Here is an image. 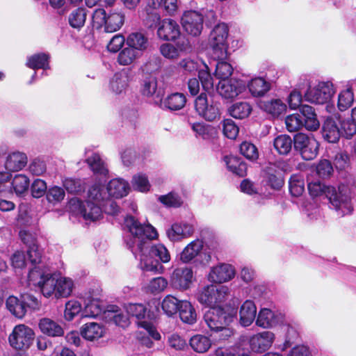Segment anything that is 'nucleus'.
Here are the masks:
<instances>
[{"label": "nucleus", "mask_w": 356, "mask_h": 356, "mask_svg": "<svg viewBox=\"0 0 356 356\" xmlns=\"http://www.w3.org/2000/svg\"><path fill=\"white\" fill-rule=\"evenodd\" d=\"M124 227L128 229L129 235L126 238V243L136 258L139 257L140 267L144 271L161 273L163 263L170 260V254L168 249L162 244L150 246L149 240L156 238L157 232L151 225H143L134 217L127 216L124 218Z\"/></svg>", "instance_id": "obj_1"}, {"label": "nucleus", "mask_w": 356, "mask_h": 356, "mask_svg": "<svg viewBox=\"0 0 356 356\" xmlns=\"http://www.w3.org/2000/svg\"><path fill=\"white\" fill-rule=\"evenodd\" d=\"M355 187V180L352 177L341 182L338 190L333 186H325L319 181L308 184L309 194L313 197L325 194L329 200L331 207L341 217L348 215L353 211L352 195Z\"/></svg>", "instance_id": "obj_2"}, {"label": "nucleus", "mask_w": 356, "mask_h": 356, "mask_svg": "<svg viewBox=\"0 0 356 356\" xmlns=\"http://www.w3.org/2000/svg\"><path fill=\"white\" fill-rule=\"evenodd\" d=\"M107 192L100 184L92 186L85 202L78 198H72L69 202L70 210L86 220L95 221L102 216V204L107 200Z\"/></svg>", "instance_id": "obj_3"}, {"label": "nucleus", "mask_w": 356, "mask_h": 356, "mask_svg": "<svg viewBox=\"0 0 356 356\" xmlns=\"http://www.w3.org/2000/svg\"><path fill=\"white\" fill-rule=\"evenodd\" d=\"M19 236L24 243L28 245L27 255L30 262L34 265L28 275V281L33 285L38 286L43 294V287L47 280L51 277L54 273L40 263L41 253L38 245L35 243L33 237L26 231L19 232Z\"/></svg>", "instance_id": "obj_4"}, {"label": "nucleus", "mask_w": 356, "mask_h": 356, "mask_svg": "<svg viewBox=\"0 0 356 356\" xmlns=\"http://www.w3.org/2000/svg\"><path fill=\"white\" fill-rule=\"evenodd\" d=\"M74 288V284L71 278L54 273L44 284L43 296L47 298L54 296L57 299L67 298L72 294Z\"/></svg>", "instance_id": "obj_5"}, {"label": "nucleus", "mask_w": 356, "mask_h": 356, "mask_svg": "<svg viewBox=\"0 0 356 356\" xmlns=\"http://www.w3.org/2000/svg\"><path fill=\"white\" fill-rule=\"evenodd\" d=\"M228 35L229 28L225 23L216 25L211 31L208 44L216 59L223 60L227 57Z\"/></svg>", "instance_id": "obj_6"}, {"label": "nucleus", "mask_w": 356, "mask_h": 356, "mask_svg": "<svg viewBox=\"0 0 356 356\" xmlns=\"http://www.w3.org/2000/svg\"><path fill=\"white\" fill-rule=\"evenodd\" d=\"M124 17L121 13L113 12L107 14L104 9H96L92 15V26L99 29L104 28L106 33L118 31L124 24Z\"/></svg>", "instance_id": "obj_7"}, {"label": "nucleus", "mask_w": 356, "mask_h": 356, "mask_svg": "<svg viewBox=\"0 0 356 356\" xmlns=\"http://www.w3.org/2000/svg\"><path fill=\"white\" fill-rule=\"evenodd\" d=\"M229 294V289L225 286L210 284L200 289L195 296L198 302L211 307H217L225 302Z\"/></svg>", "instance_id": "obj_8"}, {"label": "nucleus", "mask_w": 356, "mask_h": 356, "mask_svg": "<svg viewBox=\"0 0 356 356\" xmlns=\"http://www.w3.org/2000/svg\"><path fill=\"white\" fill-rule=\"evenodd\" d=\"M35 339V332L29 326L21 323L15 325L8 337V342L15 350L29 349Z\"/></svg>", "instance_id": "obj_9"}, {"label": "nucleus", "mask_w": 356, "mask_h": 356, "mask_svg": "<svg viewBox=\"0 0 356 356\" xmlns=\"http://www.w3.org/2000/svg\"><path fill=\"white\" fill-rule=\"evenodd\" d=\"M194 104L196 113L205 120L211 122L220 118V103L209 97L206 93H201L195 99Z\"/></svg>", "instance_id": "obj_10"}, {"label": "nucleus", "mask_w": 356, "mask_h": 356, "mask_svg": "<svg viewBox=\"0 0 356 356\" xmlns=\"http://www.w3.org/2000/svg\"><path fill=\"white\" fill-rule=\"evenodd\" d=\"M203 319L211 330L218 332L220 328L228 326L233 321L234 315L222 307H211L205 312Z\"/></svg>", "instance_id": "obj_11"}, {"label": "nucleus", "mask_w": 356, "mask_h": 356, "mask_svg": "<svg viewBox=\"0 0 356 356\" xmlns=\"http://www.w3.org/2000/svg\"><path fill=\"white\" fill-rule=\"evenodd\" d=\"M335 90L331 82H320L313 88H309L304 95L305 101L312 104H323L328 102Z\"/></svg>", "instance_id": "obj_12"}, {"label": "nucleus", "mask_w": 356, "mask_h": 356, "mask_svg": "<svg viewBox=\"0 0 356 356\" xmlns=\"http://www.w3.org/2000/svg\"><path fill=\"white\" fill-rule=\"evenodd\" d=\"M294 147L303 159L309 161L316 157L319 144L312 134L299 133L294 137Z\"/></svg>", "instance_id": "obj_13"}, {"label": "nucleus", "mask_w": 356, "mask_h": 356, "mask_svg": "<svg viewBox=\"0 0 356 356\" xmlns=\"http://www.w3.org/2000/svg\"><path fill=\"white\" fill-rule=\"evenodd\" d=\"M29 186V179L27 176L18 174L10 182V175L8 172H0V193L11 192L12 189L17 195L25 193Z\"/></svg>", "instance_id": "obj_14"}, {"label": "nucleus", "mask_w": 356, "mask_h": 356, "mask_svg": "<svg viewBox=\"0 0 356 356\" xmlns=\"http://www.w3.org/2000/svg\"><path fill=\"white\" fill-rule=\"evenodd\" d=\"M246 83L242 80L220 81L217 86L218 93L225 99H234L246 91Z\"/></svg>", "instance_id": "obj_15"}, {"label": "nucleus", "mask_w": 356, "mask_h": 356, "mask_svg": "<svg viewBox=\"0 0 356 356\" xmlns=\"http://www.w3.org/2000/svg\"><path fill=\"white\" fill-rule=\"evenodd\" d=\"M203 16L198 12L189 10L184 13L181 24L184 31L188 34L197 36L203 29Z\"/></svg>", "instance_id": "obj_16"}, {"label": "nucleus", "mask_w": 356, "mask_h": 356, "mask_svg": "<svg viewBox=\"0 0 356 356\" xmlns=\"http://www.w3.org/2000/svg\"><path fill=\"white\" fill-rule=\"evenodd\" d=\"M193 280V270L187 266L175 268L170 277V282L172 286L181 291L188 289Z\"/></svg>", "instance_id": "obj_17"}, {"label": "nucleus", "mask_w": 356, "mask_h": 356, "mask_svg": "<svg viewBox=\"0 0 356 356\" xmlns=\"http://www.w3.org/2000/svg\"><path fill=\"white\" fill-rule=\"evenodd\" d=\"M156 35L161 40L175 41L180 35L179 26L172 19H164L158 24Z\"/></svg>", "instance_id": "obj_18"}, {"label": "nucleus", "mask_w": 356, "mask_h": 356, "mask_svg": "<svg viewBox=\"0 0 356 356\" xmlns=\"http://www.w3.org/2000/svg\"><path fill=\"white\" fill-rule=\"evenodd\" d=\"M168 238L172 242H179L191 236L194 232L193 226L186 222L173 223L166 229Z\"/></svg>", "instance_id": "obj_19"}, {"label": "nucleus", "mask_w": 356, "mask_h": 356, "mask_svg": "<svg viewBox=\"0 0 356 356\" xmlns=\"http://www.w3.org/2000/svg\"><path fill=\"white\" fill-rule=\"evenodd\" d=\"M275 339L274 333L270 331L255 334L249 340L250 348L254 352H264L271 347Z\"/></svg>", "instance_id": "obj_20"}, {"label": "nucleus", "mask_w": 356, "mask_h": 356, "mask_svg": "<svg viewBox=\"0 0 356 356\" xmlns=\"http://www.w3.org/2000/svg\"><path fill=\"white\" fill-rule=\"evenodd\" d=\"M235 274V269L232 265L222 264L211 269L208 279L211 282L223 283L233 279Z\"/></svg>", "instance_id": "obj_21"}, {"label": "nucleus", "mask_w": 356, "mask_h": 356, "mask_svg": "<svg viewBox=\"0 0 356 356\" xmlns=\"http://www.w3.org/2000/svg\"><path fill=\"white\" fill-rule=\"evenodd\" d=\"M257 307L252 300H247L243 302L238 310V322L243 327L250 326L255 320Z\"/></svg>", "instance_id": "obj_22"}, {"label": "nucleus", "mask_w": 356, "mask_h": 356, "mask_svg": "<svg viewBox=\"0 0 356 356\" xmlns=\"http://www.w3.org/2000/svg\"><path fill=\"white\" fill-rule=\"evenodd\" d=\"M129 191V185L125 180L117 178L109 181L106 188L108 197L122 198L126 196Z\"/></svg>", "instance_id": "obj_23"}, {"label": "nucleus", "mask_w": 356, "mask_h": 356, "mask_svg": "<svg viewBox=\"0 0 356 356\" xmlns=\"http://www.w3.org/2000/svg\"><path fill=\"white\" fill-rule=\"evenodd\" d=\"M40 332L51 337H61L64 334L63 327L56 321L49 318H42L38 322Z\"/></svg>", "instance_id": "obj_24"}, {"label": "nucleus", "mask_w": 356, "mask_h": 356, "mask_svg": "<svg viewBox=\"0 0 356 356\" xmlns=\"http://www.w3.org/2000/svg\"><path fill=\"white\" fill-rule=\"evenodd\" d=\"M204 248L202 240L197 238L190 242L181 251L179 255L183 263H188L197 257Z\"/></svg>", "instance_id": "obj_25"}, {"label": "nucleus", "mask_w": 356, "mask_h": 356, "mask_svg": "<svg viewBox=\"0 0 356 356\" xmlns=\"http://www.w3.org/2000/svg\"><path fill=\"white\" fill-rule=\"evenodd\" d=\"M127 44L134 51L142 55L149 46V40L147 35L141 32H134L127 38Z\"/></svg>", "instance_id": "obj_26"}, {"label": "nucleus", "mask_w": 356, "mask_h": 356, "mask_svg": "<svg viewBox=\"0 0 356 356\" xmlns=\"http://www.w3.org/2000/svg\"><path fill=\"white\" fill-rule=\"evenodd\" d=\"M105 311L103 303L99 299L87 298L81 316L83 318H97L102 313L104 314Z\"/></svg>", "instance_id": "obj_27"}, {"label": "nucleus", "mask_w": 356, "mask_h": 356, "mask_svg": "<svg viewBox=\"0 0 356 356\" xmlns=\"http://www.w3.org/2000/svg\"><path fill=\"white\" fill-rule=\"evenodd\" d=\"M105 332V328L101 324L95 322L86 323L81 327V336L88 341L99 339Z\"/></svg>", "instance_id": "obj_28"}, {"label": "nucleus", "mask_w": 356, "mask_h": 356, "mask_svg": "<svg viewBox=\"0 0 356 356\" xmlns=\"http://www.w3.org/2000/svg\"><path fill=\"white\" fill-rule=\"evenodd\" d=\"M279 317L272 310L264 308L259 310L256 325L262 328H270L279 323Z\"/></svg>", "instance_id": "obj_29"}, {"label": "nucleus", "mask_w": 356, "mask_h": 356, "mask_svg": "<svg viewBox=\"0 0 356 356\" xmlns=\"http://www.w3.org/2000/svg\"><path fill=\"white\" fill-rule=\"evenodd\" d=\"M7 309L17 318H22L27 312V306L24 301L14 296H10L6 301Z\"/></svg>", "instance_id": "obj_30"}, {"label": "nucleus", "mask_w": 356, "mask_h": 356, "mask_svg": "<svg viewBox=\"0 0 356 356\" xmlns=\"http://www.w3.org/2000/svg\"><path fill=\"white\" fill-rule=\"evenodd\" d=\"M323 138L329 143H336L341 136L340 128L332 119H327L322 129Z\"/></svg>", "instance_id": "obj_31"}, {"label": "nucleus", "mask_w": 356, "mask_h": 356, "mask_svg": "<svg viewBox=\"0 0 356 356\" xmlns=\"http://www.w3.org/2000/svg\"><path fill=\"white\" fill-rule=\"evenodd\" d=\"M300 112L304 117L303 126L309 131L317 130L320 123L314 108L308 105H302L300 107Z\"/></svg>", "instance_id": "obj_32"}, {"label": "nucleus", "mask_w": 356, "mask_h": 356, "mask_svg": "<svg viewBox=\"0 0 356 356\" xmlns=\"http://www.w3.org/2000/svg\"><path fill=\"white\" fill-rule=\"evenodd\" d=\"M27 156L22 152H13L8 155L5 163L6 170L19 171L26 166Z\"/></svg>", "instance_id": "obj_33"}, {"label": "nucleus", "mask_w": 356, "mask_h": 356, "mask_svg": "<svg viewBox=\"0 0 356 356\" xmlns=\"http://www.w3.org/2000/svg\"><path fill=\"white\" fill-rule=\"evenodd\" d=\"M179 313L181 320L190 325L194 324L197 321V313L192 305L188 300H181L179 303Z\"/></svg>", "instance_id": "obj_34"}, {"label": "nucleus", "mask_w": 356, "mask_h": 356, "mask_svg": "<svg viewBox=\"0 0 356 356\" xmlns=\"http://www.w3.org/2000/svg\"><path fill=\"white\" fill-rule=\"evenodd\" d=\"M246 86L254 97L264 96L270 90V83L261 77L252 79Z\"/></svg>", "instance_id": "obj_35"}, {"label": "nucleus", "mask_w": 356, "mask_h": 356, "mask_svg": "<svg viewBox=\"0 0 356 356\" xmlns=\"http://www.w3.org/2000/svg\"><path fill=\"white\" fill-rule=\"evenodd\" d=\"M186 98L182 93H173L162 101V106L171 111H177L183 108L186 104Z\"/></svg>", "instance_id": "obj_36"}, {"label": "nucleus", "mask_w": 356, "mask_h": 356, "mask_svg": "<svg viewBox=\"0 0 356 356\" xmlns=\"http://www.w3.org/2000/svg\"><path fill=\"white\" fill-rule=\"evenodd\" d=\"M260 106L273 116H279L286 111V105L280 99H273L261 102Z\"/></svg>", "instance_id": "obj_37"}, {"label": "nucleus", "mask_w": 356, "mask_h": 356, "mask_svg": "<svg viewBox=\"0 0 356 356\" xmlns=\"http://www.w3.org/2000/svg\"><path fill=\"white\" fill-rule=\"evenodd\" d=\"M86 161L94 174L103 176H106L108 174L107 166L98 154L92 153L91 156H88Z\"/></svg>", "instance_id": "obj_38"}, {"label": "nucleus", "mask_w": 356, "mask_h": 356, "mask_svg": "<svg viewBox=\"0 0 356 356\" xmlns=\"http://www.w3.org/2000/svg\"><path fill=\"white\" fill-rule=\"evenodd\" d=\"M224 161L227 165V169L234 174L240 177H243L246 175V165L241 161L237 157L234 156H225Z\"/></svg>", "instance_id": "obj_39"}, {"label": "nucleus", "mask_w": 356, "mask_h": 356, "mask_svg": "<svg viewBox=\"0 0 356 356\" xmlns=\"http://www.w3.org/2000/svg\"><path fill=\"white\" fill-rule=\"evenodd\" d=\"M104 318L112 321L115 325L121 327H126L129 324L128 315L124 314L121 311L116 309L115 306L104 312Z\"/></svg>", "instance_id": "obj_40"}, {"label": "nucleus", "mask_w": 356, "mask_h": 356, "mask_svg": "<svg viewBox=\"0 0 356 356\" xmlns=\"http://www.w3.org/2000/svg\"><path fill=\"white\" fill-rule=\"evenodd\" d=\"M129 78L125 73H117L110 81L111 90L118 95L122 93L128 86Z\"/></svg>", "instance_id": "obj_41"}, {"label": "nucleus", "mask_w": 356, "mask_h": 356, "mask_svg": "<svg viewBox=\"0 0 356 356\" xmlns=\"http://www.w3.org/2000/svg\"><path fill=\"white\" fill-rule=\"evenodd\" d=\"M190 346L197 353H205L211 346L210 339L204 335L196 334L190 339Z\"/></svg>", "instance_id": "obj_42"}, {"label": "nucleus", "mask_w": 356, "mask_h": 356, "mask_svg": "<svg viewBox=\"0 0 356 356\" xmlns=\"http://www.w3.org/2000/svg\"><path fill=\"white\" fill-rule=\"evenodd\" d=\"M191 129L195 133L197 137H200L204 140H209L216 134L213 127L201 122L192 124Z\"/></svg>", "instance_id": "obj_43"}, {"label": "nucleus", "mask_w": 356, "mask_h": 356, "mask_svg": "<svg viewBox=\"0 0 356 356\" xmlns=\"http://www.w3.org/2000/svg\"><path fill=\"white\" fill-rule=\"evenodd\" d=\"M49 56L45 54H37L28 58L26 66L29 68L43 69L49 68Z\"/></svg>", "instance_id": "obj_44"}, {"label": "nucleus", "mask_w": 356, "mask_h": 356, "mask_svg": "<svg viewBox=\"0 0 356 356\" xmlns=\"http://www.w3.org/2000/svg\"><path fill=\"white\" fill-rule=\"evenodd\" d=\"M141 55L134 51V49L129 47L124 48L118 54V62L121 65H129L140 57Z\"/></svg>", "instance_id": "obj_45"}, {"label": "nucleus", "mask_w": 356, "mask_h": 356, "mask_svg": "<svg viewBox=\"0 0 356 356\" xmlns=\"http://www.w3.org/2000/svg\"><path fill=\"white\" fill-rule=\"evenodd\" d=\"M86 16V9L82 8H76L70 14L68 17L69 24L74 29H80L84 26Z\"/></svg>", "instance_id": "obj_46"}, {"label": "nucleus", "mask_w": 356, "mask_h": 356, "mask_svg": "<svg viewBox=\"0 0 356 356\" xmlns=\"http://www.w3.org/2000/svg\"><path fill=\"white\" fill-rule=\"evenodd\" d=\"M354 101V95L350 86H348L346 89L341 91L338 96V108L340 111H343L350 108Z\"/></svg>", "instance_id": "obj_47"}, {"label": "nucleus", "mask_w": 356, "mask_h": 356, "mask_svg": "<svg viewBox=\"0 0 356 356\" xmlns=\"http://www.w3.org/2000/svg\"><path fill=\"white\" fill-rule=\"evenodd\" d=\"M292 144L291 138L287 135L278 136L273 143L275 149L280 154H287L291 149Z\"/></svg>", "instance_id": "obj_48"}, {"label": "nucleus", "mask_w": 356, "mask_h": 356, "mask_svg": "<svg viewBox=\"0 0 356 356\" xmlns=\"http://www.w3.org/2000/svg\"><path fill=\"white\" fill-rule=\"evenodd\" d=\"M252 107L247 102H238L233 104L229 108L230 115L238 119H243L249 116Z\"/></svg>", "instance_id": "obj_49"}, {"label": "nucleus", "mask_w": 356, "mask_h": 356, "mask_svg": "<svg viewBox=\"0 0 356 356\" xmlns=\"http://www.w3.org/2000/svg\"><path fill=\"white\" fill-rule=\"evenodd\" d=\"M181 301L175 297L168 295L162 301V309L166 315L172 316L178 312Z\"/></svg>", "instance_id": "obj_50"}, {"label": "nucleus", "mask_w": 356, "mask_h": 356, "mask_svg": "<svg viewBox=\"0 0 356 356\" xmlns=\"http://www.w3.org/2000/svg\"><path fill=\"white\" fill-rule=\"evenodd\" d=\"M289 187L293 196L298 197L301 195L305 191L303 177L299 175H292L289 181Z\"/></svg>", "instance_id": "obj_51"}, {"label": "nucleus", "mask_w": 356, "mask_h": 356, "mask_svg": "<svg viewBox=\"0 0 356 356\" xmlns=\"http://www.w3.org/2000/svg\"><path fill=\"white\" fill-rule=\"evenodd\" d=\"M131 186L134 190L145 193L149 191L151 185L146 175L138 173L131 180Z\"/></svg>", "instance_id": "obj_52"}, {"label": "nucleus", "mask_w": 356, "mask_h": 356, "mask_svg": "<svg viewBox=\"0 0 356 356\" xmlns=\"http://www.w3.org/2000/svg\"><path fill=\"white\" fill-rule=\"evenodd\" d=\"M81 303L76 300H70L65 303L64 318L66 321H70L82 312Z\"/></svg>", "instance_id": "obj_53"}, {"label": "nucleus", "mask_w": 356, "mask_h": 356, "mask_svg": "<svg viewBox=\"0 0 356 356\" xmlns=\"http://www.w3.org/2000/svg\"><path fill=\"white\" fill-rule=\"evenodd\" d=\"M232 65L226 61L220 60L216 66L215 76L220 81H227L233 73Z\"/></svg>", "instance_id": "obj_54"}, {"label": "nucleus", "mask_w": 356, "mask_h": 356, "mask_svg": "<svg viewBox=\"0 0 356 356\" xmlns=\"http://www.w3.org/2000/svg\"><path fill=\"white\" fill-rule=\"evenodd\" d=\"M168 286V281L163 277L152 279L145 286L147 292L156 294L163 291Z\"/></svg>", "instance_id": "obj_55"}, {"label": "nucleus", "mask_w": 356, "mask_h": 356, "mask_svg": "<svg viewBox=\"0 0 356 356\" xmlns=\"http://www.w3.org/2000/svg\"><path fill=\"white\" fill-rule=\"evenodd\" d=\"M63 184L66 191L70 193H79L85 188L83 181L79 179L65 178Z\"/></svg>", "instance_id": "obj_56"}, {"label": "nucleus", "mask_w": 356, "mask_h": 356, "mask_svg": "<svg viewBox=\"0 0 356 356\" xmlns=\"http://www.w3.org/2000/svg\"><path fill=\"white\" fill-rule=\"evenodd\" d=\"M285 124L289 132L297 131L303 127V119L298 113L292 114L286 118Z\"/></svg>", "instance_id": "obj_57"}, {"label": "nucleus", "mask_w": 356, "mask_h": 356, "mask_svg": "<svg viewBox=\"0 0 356 356\" xmlns=\"http://www.w3.org/2000/svg\"><path fill=\"white\" fill-rule=\"evenodd\" d=\"M11 266L15 273L20 272L26 265V256L23 251H16L10 258Z\"/></svg>", "instance_id": "obj_58"}, {"label": "nucleus", "mask_w": 356, "mask_h": 356, "mask_svg": "<svg viewBox=\"0 0 356 356\" xmlns=\"http://www.w3.org/2000/svg\"><path fill=\"white\" fill-rule=\"evenodd\" d=\"M160 54L166 59L168 60H177L179 58L178 54V49H176L175 44L165 42L159 47Z\"/></svg>", "instance_id": "obj_59"}, {"label": "nucleus", "mask_w": 356, "mask_h": 356, "mask_svg": "<svg viewBox=\"0 0 356 356\" xmlns=\"http://www.w3.org/2000/svg\"><path fill=\"white\" fill-rule=\"evenodd\" d=\"M240 152L246 159L255 161L258 159L259 153L257 148L254 145L249 142H243L240 146Z\"/></svg>", "instance_id": "obj_60"}, {"label": "nucleus", "mask_w": 356, "mask_h": 356, "mask_svg": "<svg viewBox=\"0 0 356 356\" xmlns=\"http://www.w3.org/2000/svg\"><path fill=\"white\" fill-rule=\"evenodd\" d=\"M340 126L342 137L350 138L356 134V124L352 120V118L341 121Z\"/></svg>", "instance_id": "obj_61"}, {"label": "nucleus", "mask_w": 356, "mask_h": 356, "mask_svg": "<svg viewBox=\"0 0 356 356\" xmlns=\"http://www.w3.org/2000/svg\"><path fill=\"white\" fill-rule=\"evenodd\" d=\"M65 195L64 190L58 186L50 188L46 193L47 201L54 204L60 202L64 199Z\"/></svg>", "instance_id": "obj_62"}, {"label": "nucleus", "mask_w": 356, "mask_h": 356, "mask_svg": "<svg viewBox=\"0 0 356 356\" xmlns=\"http://www.w3.org/2000/svg\"><path fill=\"white\" fill-rule=\"evenodd\" d=\"M128 316L136 317L137 319H143L146 314V308L142 304H129L125 306Z\"/></svg>", "instance_id": "obj_63"}, {"label": "nucleus", "mask_w": 356, "mask_h": 356, "mask_svg": "<svg viewBox=\"0 0 356 356\" xmlns=\"http://www.w3.org/2000/svg\"><path fill=\"white\" fill-rule=\"evenodd\" d=\"M157 90V79L153 76H149L143 80L142 92L147 97L152 96Z\"/></svg>", "instance_id": "obj_64"}]
</instances>
